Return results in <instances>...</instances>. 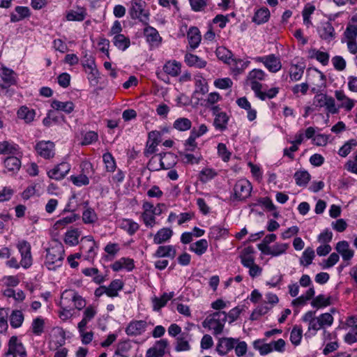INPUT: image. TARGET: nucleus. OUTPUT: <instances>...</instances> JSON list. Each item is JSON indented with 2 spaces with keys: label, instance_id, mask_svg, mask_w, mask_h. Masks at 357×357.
Here are the masks:
<instances>
[{
  "label": "nucleus",
  "instance_id": "nucleus-1",
  "mask_svg": "<svg viewBox=\"0 0 357 357\" xmlns=\"http://www.w3.org/2000/svg\"><path fill=\"white\" fill-rule=\"evenodd\" d=\"M227 314L223 311H218L208 315L203 321L204 328L213 331L214 335H218L223 331V328L227 321Z\"/></svg>",
  "mask_w": 357,
  "mask_h": 357
},
{
  "label": "nucleus",
  "instance_id": "nucleus-2",
  "mask_svg": "<svg viewBox=\"0 0 357 357\" xmlns=\"http://www.w3.org/2000/svg\"><path fill=\"white\" fill-rule=\"evenodd\" d=\"M64 250L61 245L55 246L47 250L45 264L49 270L54 271L61 266L63 259Z\"/></svg>",
  "mask_w": 357,
  "mask_h": 357
},
{
  "label": "nucleus",
  "instance_id": "nucleus-3",
  "mask_svg": "<svg viewBox=\"0 0 357 357\" xmlns=\"http://www.w3.org/2000/svg\"><path fill=\"white\" fill-rule=\"evenodd\" d=\"M129 14L132 20H138L145 25L149 24V12L144 10L146 3L142 0H132Z\"/></svg>",
  "mask_w": 357,
  "mask_h": 357
},
{
  "label": "nucleus",
  "instance_id": "nucleus-4",
  "mask_svg": "<svg viewBox=\"0 0 357 357\" xmlns=\"http://www.w3.org/2000/svg\"><path fill=\"white\" fill-rule=\"evenodd\" d=\"M313 105L318 109L324 107L327 112L332 114L338 113V108L335 105V99L326 93L315 95L313 99Z\"/></svg>",
  "mask_w": 357,
  "mask_h": 357
},
{
  "label": "nucleus",
  "instance_id": "nucleus-5",
  "mask_svg": "<svg viewBox=\"0 0 357 357\" xmlns=\"http://www.w3.org/2000/svg\"><path fill=\"white\" fill-rule=\"evenodd\" d=\"M251 191V183L248 180L241 179L234 186V195L231 197V200L244 201L250 196Z\"/></svg>",
  "mask_w": 357,
  "mask_h": 357
},
{
  "label": "nucleus",
  "instance_id": "nucleus-6",
  "mask_svg": "<svg viewBox=\"0 0 357 357\" xmlns=\"http://www.w3.org/2000/svg\"><path fill=\"white\" fill-rule=\"evenodd\" d=\"M72 300L74 302L75 308L80 310L86 306L85 300L73 290H66L61 295L60 305L68 312L67 306L68 301Z\"/></svg>",
  "mask_w": 357,
  "mask_h": 357
},
{
  "label": "nucleus",
  "instance_id": "nucleus-7",
  "mask_svg": "<svg viewBox=\"0 0 357 357\" xmlns=\"http://www.w3.org/2000/svg\"><path fill=\"white\" fill-rule=\"evenodd\" d=\"M17 248L21 255L20 264L24 268H28L32 265L31 247L29 242L22 240L17 243Z\"/></svg>",
  "mask_w": 357,
  "mask_h": 357
},
{
  "label": "nucleus",
  "instance_id": "nucleus-8",
  "mask_svg": "<svg viewBox=\"0 0 357 357\" xmlns=\"http://www.w3.org/2000/svg\"><path fill=\"white\" fill-rule=\"evenodd\" d=\"M37 153L46 160H50L55 155V144L51 141H40L36 146Z\"/></svg>",
  "mask_w": 357,
  "mask_h": 357
},
{
  "label": "nucleus",
  "instance_id": "nucleus-9",
  "mask_svg": "<svg viewBox=\"0 0 357 357\" xmlns=\"http://www.w3.org/2000/svg\"><path fill=\"white\" fill-rule=\"evenodd\" d=\"M1 77L3 84H0L1 93L6 95L8 93V88L16 83L15 73L13 70L6 67L1 68Z\"/></svg>",
  "mask_w": 357,
  "mask_h": 357
},
{
  "label": "nucleus",
  "instance_id": "nucleus-10",
  "mask_svg": "<svg viewBox=\"0 0 357 357\" xmlns=\"http://www.w3.org/2000/svg\"><path fill=\"white\" fill-rule=\"evenodd\" d=\"M26 354L25 349L22 344L18 340L17 337L12 336L8 342V349L4 354L5 357H8L10 355L14 357L16 355L24 357Z\"/></svg>",
  "mask_w": 357,
  "mask_h": 357
},
{
  "label": "nucleus",
  "instance_id": "nucleus-11",
  "mask_svg": "<svg viewBox=\"0 0 357 357\" xmlns=\"http://www.w3.org/2000/svg\"><path fill=\"white\" fill-rule=\"evenodd\" d=\"M256 60L263 63L267 69L272 73H276L279 71L282 68L280 59L274 54H270L262 57H257Z\"/></svg>",
  "mask_w": 357,
  "mask_h": 357
},
{
  "label": "nucleus",
  "instance_id": "nucleus-12",
  "mask_svg": "<svg viewBox=\"0 0 357 357\" xmlns=\"http://www.w3.org/2000/svg\"><path fill=\"white\" fill-rule=\"evenodd\" d=\"M238 339L232 337H222L218 340L216 351L220 356L226 355L229 351L234 348Z\"/></svg>",
  "mask_w": 357,
  "mask_h": 357
},
{
  "label": "nucleus",
  "instance_id": "nucleus-13",
  "mask_svg": "<svg viewBox=\"0 0 357 357\" xmlns=\"http://www.w3.org/2000/svg\"><path fill=\"white\" fill-rule=\"evenodd\" d=\"M335 250L342 256L343 261H347L345 266L349 265V261L353 258L354 251L350 248L349 243L347 241H339L336 244Z\"/></svg>",
  "mask_w": 357,
  "mask_h": 357
},
{
  "label": "nucleus",
  "instance_id": "nucleus-14",
  "mask_svg": "<svg viewBox=\"0 0 357 357\" xmlns=\"http://www.w3.org/2000/svg\"><path fill=\"white\" fill-rule=\"evenodd\" d=\"M70 170V165L68 162H62L47 172L50 178L55 180L63 179Z\"/></svg>",
  "mask_w": 357,
  "mask_h": 357
},
{
  "label": "nucleus",
  "instance_id": "nucleus-15",
  "mask_svg": "<svg viewBox=\"0 0 357 357\" xmlns=\"http://www.w3.org/2000/svg\"><path fill=\"white\" fill-rule=\"evenodd\" d=\"M167 346V340L162 339L155 342L154 345L146 351V357H164Z\"/></svg>",
  "mask_w": 357,
  "mask_h": 357
},
{
  "label": "nucleus",
  "instance_id": "nucleus-16",
  "mask_svg": "<svg viewBox=\"0 0 357 357\" xmlns=\"http://www.w3.org/2000/svg\"><path fill=\"white\" fill-rule=\"evenodd\" d=\"M147 326V322L143 320L132 321L126 328V333L129 336H137L146 331Z\"/></svg>",
  "mask_w": 357,
  "mask_h": 357
},
{
  "label": "nucleus",
  "instance_id": "nucleus-17",
  "mask_svg": "<svg viewBox=\"0 0 357 357\" xmlns=\"http://www.w3.org/2000/svg\"><path fill=\"white\" fill-rule=\"evenodd\" d=\"M335 97L337 100L340 102L338 107H337L338 109L340 108H343L346 111L349 112L354 108L355 105V100L346 96L343 91L336 90L335 91Z\"/></svg>",
  "mask_w": 357,
  "mask_h": 357
},
{
  "label": "nucleus",
  "instance_id": "nucleus-18",
  "mask_svg": "<svg viewBox=\"0 0 357 357\" xmlns=\"http://www.w3.org/2000/svg\"><path fill=\"white\" fill-rule=\"evenodd\" d=\"M155 157L159 158L161 169H169L176 163V156L169 152L155 155L152 158V160Z\"/></svg>",
  "mask_w": 357,
  "mask_h": 357
},
{
  "label": "nucleus",
  "instance_id": "nucleus-19",
  "mask_svg": "<svg viewBox=\"0 0 357 357\" xmlns=\"http://www.w3.org/2000/svg\"><path fill=\"white\" fill-rule=\"evenodd\" d=\"M81 250L86 254V259H93L96 255L94 249L97 248L96 243L91 236L83 237L81 240Z\"/></svg>",
  "mask_w": 357,
  "mask_h": 357
},
{
  "label": "nucleus",
  "instance_id": "nucleus-20",
  "mask_svg": "<svg viewBox=\"0 0 357 357\" xmlns=\"http://www.w3.org/2000/svg\"><path fill=\"white\" fill-rule=\"evenodd\" d=\"M262 84H255L252 86V91L255 92V96L261 100H265L266 98L271 99L277 96L279 92V88L274 87L269 89L267 92H262Z\"/></svg>",
  "mask_w": 357,
  "mask_h": 357
},
{
  "label": "nucleus",
  "instance_id": "nucleus-21",
  "mask_svg": "<svg viewBox=\"0 0 357 357\" xmlns=\"http://www.w3.org/2000/svg\"><path fill=\"white\" fill-rule=\"evenodd\" d=\"M320 37L328 42L333 40L335 38V32L334 27L329 22H326L321 24L319 30Z\"/></svg>",
  "mask_w": 357,
  "mask_h": 357
},
{
  "label": "nucleus",
  "instance_id": "nucleus-22",
  "mask_svg": "<svg viewBox=\"0 0 357 357\" xmlns=\"http://www.w3.org/2000/svg\"><path fill=\"white\" fill-rule=\"evenodd\" d=\"M190 335L188 332H183L176 338L175 349L176 351H184L190 349L189 341Z\"/></svg>",
  "mask_w": 357,
  "mask_h": 357
},
{
  "label": "nucleus",
  "instance_id": "nucleus-23",
  "mask_svg": "<svg viewBox=\"0 0 357 357\" xmlns=\"http://www.w3.org/2000/svg\"><path fill=\"white\" fill-rule=\"evenodd\" d=\"M265 77V73L260 69H254L251 70L246 79L245 84L249 85L252 89L255 84H261L258 81H261Z\"/></svg>",
  "mask_w": 357,
  "mask_h": 357
},
{
  "label": "nucleus",
  "instance_id": "nucleus-24",
  "mask_svg": "<svg viewBox=\"0 0 357 357\" xmlns=\"http://www.w3.org/2000/svg\"><path fill=\"white\" fill-rule=\"evenodd\" d=\"M173 235V231L169 228H162L157 231L153 238V242L155 244H162L169 239Z\"/></svg>",
  "mask_w": 357,
  "mask_h": 357
},
{
  "label": "nucleus",
  "instance_id": "nucleus-25",
  "mask_svg": "<svg viewBox=\"0 0 357 357\" xmlns=\"http://www.w3.org/2000/svg\"><path fill=\"white\" fill-rule=\"evenodd\" d=\"M187 35L190 47L193 49L197 48L202 39L199 29L195 26L190 27Z\"/></svg>",
  "mask_w": 357,
  "mask_h": 357
},
{
  "label": "nucleus",
  "instance_id": "nucleus-26",
  "mask_svg": "<svg viewBox=\"0 0 357 357\" xmlns=\"http://www.w3.org/2000/svg\"><path fill=\"white\" fill-rule=\"evenodd\" d=\"M176 254V250L172 245H160L158 248L154 256L156 257H170L174 259Z\"/></svg>",
  "mask_w": 357,
  "mask_h": 357
},
{
  "label": "nucleus",
  "instance_id": "nucleus-27",
  "mask_svg": "<svg viewBox=\"0 0 357 357\" xmlns=\"http://www.w3.org/2000/svg\"><path fill=\"white\" fill-rule=\"evenodd\" d=\"M181 66L179 62L169 61L165 64L163 70L167 74L172 77H176L181 73Z\"/></svg>",
  "mask_w": 357,
  "mask_h": 357
},
{
  "label": "nucleus",
  "instance_id": "nucleus-28",
  "mask_svg": "<svg viewBox=\"0 0 357 357\" xmlns=\"http://www.w3.org/2000/svg\"><path fill=\"white\" fill-rule=\"evenodd\" d=\"M51 106L53 109L63 111L66 114L71 113L74 109V104L70 101L61 102L54 100L52 101Z\"/></svg>",
  "mask_w": 357,
  "mask_h": 357
},
{
  "label": "nucleus",
  "instance_id": "nucleus-29",
  "mask_svg": "<svg viewBox=\"0 0 357 357\" xmlns=\"http://www.w3.org/2000/svg\"><path fill=\"white\" fill-rule=\"evenodd\" d=\"M174 292L169 294L164 293L160 298L154 297L153 298V310L158 311L161 307H164L167 302L172 299L174 296Z\"/></svg>",
  "mask_w": 357,
  "mask_h": 357
},
{
  "label": "nucleus",
  "instance_id": "nucleus-30",
  "mask_svg": "<svg viewBox=\"0 0 357 357\" xmlns=\"http://www.w3.org/2000/svg\"><path fill=\"white\" fill-rule=\"evenodd\" d=\"M86 15V9L78 8L77 10H71L66 14V19L68 21H83Z\"/></svg>",
  "mask_w": 357,
  "mask_h": 357
},
{
  "label": "nucleus",
  "instance_id": "nucleus-31",
  "mask_svg": "<svg viewBox=\"0 0 357 357\" xmlns=\"http://www.w3.org/2000/svg\"><path fill=\"white\" fill-rule=\"evenodd\" d=\"M35 111L30 109L27 107L22 106L17 111V116L20 119L24 120L26 123H30L33 121L35 117Z\"/></svg>",
  "mask_w": 357,
  "mask_h": 357
},
{
  "label": "nucleus",
  "instance_id": "nucleus-32",
  "mask_svg": "<svg viewBox=\"0 0 357 357\" xmlns=\"http://www.w3.org/2000/svg\"><path fill=\"white\" fill-rule=\"evenodd\" d=\"M185 63L190 66H195L197 68H204L206 62L197 55L192 54H187L185 56Z\"/></svg>",
  "mask_w": 357,
  "mask_h": 357
},
{
  "label": "nucleus",
  "instance_id": "nucleus-33",
  "mask_svg": "<svg viewBox=\"0 0 357 357\" xmlns=\"http://www.w3.org/2000/svg\"><path fill=\"white\" fill-rule=\"evenodd\" d=\"M114 45L119 50L125 51L130 44V38L123 34H117L113 38Z\"/></svg>",
  "mask_w": 357,
  "mask_h": 357
},
{
  "label": "nucleus",
  "instance_id": "nucleus-34",
  "mask_svg": "<svg viewBox=\"0 0 357 357\" xmlns=\"http://www.w3.org/2000/svg\"><path fill=\"white\" fill-rule=\"evenodd\" d=\"M4 166L10 172H17L21 167V161L17 157L9 156L5 159Z\"/></svg>",
  "mask_w": 357,
  "mask_h": 357
},
{
  "label": "nucleus",
  "instance_id": "nucleus-35",
  "mask_svg": "<svg viewBox=\"0 0 357 357\" xmlns=\"http://www.w3.org/2000/svg\"><path fill=\"white\" fill-rule=\"evenodd\" d=\"M208 248V242L206 239H201L192 243L190 246V250L193 251L197 255L201 256L206 252Z\"/></svg>",
  "mask_w": 357,
  "mask_h": 357
},
{
  "label": "nucleus",
  "instance_id": "nucleus-36",
  "mask_svg": "<svg viewBox=\"0 0 357 357\" xmlns=\"http://www.w3.org/2000/svg\"><path fill=\"white\" fill-rule=\"evenodd\" d=\"M123 282L120 280H113L108 287H106L107 295L109 297L118 296V291L122 289Z\"/></svg>",
  "mask_w": 357,
  "mask_h": 357
},
{
  "label": "nucleus",
  "instance_id": "nucleus-37",
  "mask_svg": "<svg viewBox=\"0 0 357 357\" xmlns=\"http://www.w3.org/2000/svg\"><path fill=\"white\" fill-rule=\"evenodd\" d=\"M270 12L268 8L259 9L253 17V22L257 24L265 23L268 20Z\"/></svg>",
  "mask_w": 357,
  "mask_h": 357
},
{
  "label": "nucleus",
  "instance_id": "nucleus-38",
  "mask_svg": "<svg viewBox=\"0 0 357 357\" xmlns=\"http://www.w3.org/2000/svg\"><path fill=\"white\" fill-rule=\"evenodd\" d=\"M229 117L225 112H220L216 114L214 119V126L215 128L222 130L227 128Z\"/></svg>",
  "mask_w": 357,
  "mask_h": 357
},
{
  "label": "nucleus",
  "instance_id": "nucleus-39",
  "mask_svg": "<svg viewBox=\"0 0 357 357\" xmlns=\"http://www.w3.org/2000/svg\"><path fill=\"white\" fill-rule=\"evenodd\" d=\"M144 33L149 43H155L161 40L158 31L152 26H146L144 30Z\"/></svg>",
  "mask_w": 357,
  "mask_h": 357
},
{
  "label": "nucleus",
  "instance_id": "nucleus-40",
  "mask_svg": "<svg viewBox=\"0 0 357 357\" xmlns=\"http://www.w3.org/2000/svg\"><path fill=\"white\" fill-rule=\"evenodd\" d=\"M311 58L316 59L322 65L326 66L328 64L329 61V54L327 52H321L315 49L310 51Z\"/></svg>",
  "mask_w": 357,
  "mask_h": 357
},
{
  "label": "nucleus",
  "instance_id": "nucleus-41",
  "mask_svg": "<svg viewBox=\"0 0 357 357\" xmlns=\"http://www.w3.org/2000/svg\"><path fill=\"white\" fill-rule=\"evenodd\" d=\"M294 178L298 185L305 186L310 179V175L307 171H298L294 174Z\"/></svg>",
  "mask_w": 357,
  "mask_h": 357
},
{
  "label": "nucleus",
  "instance_id": "nucleus-42",
  "mask_svg": "<svg viewBox=\"0 0 357 357\" xmlns=\"http://www.w3.org/2000/svg\"><path fill=\"white\" fill-rule=\"evenodd\" d=\"M24 321V316L20 310H14L10 317V323L13 328L20 327Z\"/></svg>",
  "mask_w": 357,
  "mask_h": 357
},
{
  "label": "nucleus",
  "instance_id": "nucleus-43",
  "mask_svg": "<svg viewBox=\"0 0 357 357\" xmlns=\"http://www.w3.org/2000/svg\"><path fill=\"white\" fill-rule=\"evenodd\" d=\"M314 257V251L312 248H307L303 252L300 263L305 266H309Z\"/></svg>",
  "mask_w": 357,
  "mask_h": 357
},
{
  "label": "nucleus",
  "instance_id": "nucleus-44",
  "mask_svg": "<svg viewBox=\"0 0 357 357\" xmlns=\"http://www.w3.org/2000/svg\"><path fill=\"white\" fill-rule=\"evenodd\" d=\"M227 235V230L220 226H213L210 228L208 236L215 240Z\"/></svg>",
  "mask_w": 357,
  "mask_h": 357
},
{
  "label": "nucleus",
  "instance_id": "nucleus-45",
  "mask_svg": "<svg viewBox=\"0 0 357 357\" xmlns=\"http://www.w3.org/2000/svg\"><path fill=\"white\" fill-rule=\"evenodd\" d=\"M330 297H325L324 295L320 294L315 297L311 302V305L314 307L320 308L331 305Z\"/></svg>",
  "mask_w": 357,
  "mask_h": 357
},
{
  "label": "nucleus",
  "instance_id": "nucleus-46",
  "mask_svg": "<svg viewBox=\"0 0 357 357\" xmlns=\"http://www.w3.org/2000/svg\"><path fill=\"white\" fill-rule=\"evenodd\" d=\"M303 330L298 326H294L290 334V340L293 344L298 345L302 338Z\"/></svg>",
  "mask_w": 357,
  "mask_h": 357
},
{
  "label": "nucleus",
  "instance_id": "nucleus-47",
  "mask_svg": "<svg viewBox=\"0 0 357 357\" xmlns=\"http://www.w3.org/2000/svg\"><path fill=\"white\" fill-rule=\"evenodd\" d=\"M304 73L303 68L298 65H292L289 69V77L292 81H298Z\"/></svg>",
  "mask_w": 357,
  "mask_h": 357
},
{
  "label": "nucleus",
  "instance_id": "nucleus-48",
  "mask_svg": "<svg viewBox=\"0 0 357 357\" xmlns=\"http://www.w3.org/2000/svg\"><path fill=\"white\" fill-rule=\"evenodd\" d=\"M191 121L187 118H179L174 123V128L181 131H185L190 128Z\"/></svg>",
  "mask_w": 357,
  "mask_h": 357
},
{
  "label": "nucleus",
  "instance_id": "nucleus-49",
  "mask_svg": "<svg viewBox=\"0 0 357 357\" xmlns=\"http://www.w3.org/2000/svg\"><path fill=\"white\" fill-rule=\"evenodd\" d=\"M79 232L77 229L68 231L66 234L65 242L70 245H75L78 243Z\"/></svg>",
  "mask_w": 357,
  "mask_h": 357
},
{
  "label": "nucleus",
  "instance_id": "nucleus-50",
  "mask_svg": "<svg viewBox=\"0 0 357 357\" xmlns=\"http://www.w3.org/2000/svg\"><path fill=\"white\" fill-rule=\"evenodd\" d=\"M357 146V141L356 139H350L346 142L339 150V155L342 157H346L351 151L354 147Z\"/></svg>",
  "mask_w": 357,
  "mask_h": 357
},
{
  "label": "nucleus",
  "instance_id": "nucleus-51",
  "mask_svg": "<svg viewBox=\"0 0 357 357\" xmlns=\"http://www.w3.org/2000/svg\"><path fill=\"white\" fill-rule=\"evenodd\" d=\"M82 220L86 224H91L96 221L97 215L91 208H86L82 213Z\"/></svg>",
  "mask_w": 357,
  "mask_h": 357
},
{
  "label": "nucleus",
  "instance_id": "nucleus-52",
  "mask_svg": "<svg viewBox=\"0 0 357 357\" xmlns=\"http://www.w3.org/2000/svg\"><path fill=\"white\" fill-rule=\"evenodd\" d=\"M141 218L142 219L144 225L148 227L152 228L156 224L155 215L153 212H142Z\"/></svg>",
  "mask_w": 357,
  "mask_h": 357
},
{
  "label": "nucleus",
  "instance_id": "nucleus-53",
  "mask_svg": "<svg viewBox=\"0 0 357 357\" xmlns=\"http://www.w3.org/2000/svg\"><path fill=\"white\" fill-rule=\"evenodd\" d=\"M216 175L217 173L213 169L205 168L199 173V180L202 183H206L209 180L213 179Z\"/></svg>",
  "mask_w": 357,
  "mask_h": 357
},
{
  "label": "nucleus",
  "instance_id": "nucleus-54",
  "mask_svg": "<svg viewBox=\"0 0 357 357\" xmlns=\"http://www.w3.org/2000/svg\"><path fill=\"white\" fill-rule=\"evenodd\" d=\"M103 162L107 172H114L116 169V163L111 153H105L102 156Z\"/></svg>",
  "mask_w": 357,
  "mask_h": 357
},
{
  "label": "nucleus",
  "instance_id": "nucleus-55",
  "mask_svg": "<svg viewBox=\"0 0 357 357\" xmlns=\"http://www.w3.org/2000/svg\"><path fill=\"white\" fill-rule=\"evenodd\" d=\"M208 92L207 84L202 77H198L195 79V94H205Z\"/></svg>",
  "mask_w": 357,
  "mask_h": 357
},
{
  "label": "nucleus",
  "instance_id": "nucleus-56",
  "mask_svg": "<svg viewBox=\"0 0 357 357\" xmlns=\"http://www.w3.org/2000/svg\"><path fill=\"white\" fill-rule=\"evenodd\" d=\"M45 322L40 317H37L33 321L32 331L35 335H40L44 329Z\"/></svg>",
  "mask_w": 357,
  "mask_h": 357
},
{
  "label": "nucleus",
  "instance_id": "nucleus-57",
  "mask_svg": "<svg viewBox=\"0 0 357 357\" xmlns=\"http://www.w3.org/2000/svg\"><path fill=\"white\" fill-rule=\"evenodd\" d=\"M122 227L125 228L130 235L134 234L139 229V225L131 220H123Z\"/></svg>",
  "mask_w": 357,
  "mask_h": 357
},
{
  "label": "nucleus",
  "instance_id": "nucleus-58",
  "mask_svg": "<svg viewBox=\"0 0 357 357\" xmlns=\"http://www.w3.org/2000/svg\"><path fill=\"white\" fill-rule=\"evenodd\" d=\"M344 34L348 40H356L357 37V25L349 24Z\"/></svg>",
  "mask_w": 357,
  "mask_h": 357
},
{
  "label": "nucleus",
  "instance_id": "nucleus-59",
  "mask_svg": "<svg viewBox=\"0 0 357 357\" xmlns=\"http://www.w3.org/2000/svg\"><path fill=\"white\" fill-rule=\"evenodd\" d=\"M17 147L7 141L0 142V154L15 153Z\"/></svg>",
  "mask_w": 357,
  "mask_h": 357
},
{
  "label": "nucleus",
  "instance_id": "nucleus-60",
  "mask_svg": "<svg viewBox=\"0 0 357 357\" xmlns=\"http://www.w3.org/2000/svg\"><path fill=\"white\" fill-rule=\"evenodd\" d=\"M288 248V244L286 243H277L271 246V255L278 256L284 253Z\"/></svg>",
  "mask_w": 357,
  "mask_h": 357
},
{
  "label": "nucleus",
  "instance_id": "nucleus-61",
  "mask_svg": "<svg viewBox=\"0 0 357 357\" xmlns=\"http://www.w3.org/2000/svg\"><path fill=\"white\" fill-rule=\"evenodd\" d=\"M235 354L238 357L243 356L248 351V344L245 341H239L235 344Z\"/></svg>",
  "mask_w": 357,
  "mask_h": 357
},
{
  "label": "nucleus",
  "instance_id": "nucleus-62",
  "mask_svg": "<svg viewBox=\"0 0 357 357\" xmlns=\"http://www.w3.org/2000/svg\"><path fill=\"white\" fill-rule=\"evenodd\" d=\"M218 153L224 162H227L230 159L231 153L227 150L225 144L220 143L218 145Z\"/></svg>",
  "mask_w": 357,
  "mask_h": 357
},
{
  "label": "nucleus",
  "instance_id": "nucleus-63",
  "mask_svg": "<svg viewBox=\"0 0 357 357\" xmlns=\"http://www.w3.org/2000/svg\"><path fill=\"white\" fill-rule=\"evenodd\" d=\"M70 180L77 186L86 185L89 183V178L84 174H80L77 176H71Z\"/></svg>",
  "mask_w": 357,
  "mask_h": 357
},
{
  "label": "nucleus",
  "instance_id": "nucleus-64",
  "mask_svg": "<svg viewBox=\"0 0 357 357\" xmlns=\"http://www.w3.org/2000/svg\"><path fill=\"white\" fill-rule=\"evenodd\" d=\"M344 341L349 344L357 342V324L352 326L351 331L346 334Z\"/></svg>",
  "mask_w": 357,
  "mask_h": 357
}]
</instances>
